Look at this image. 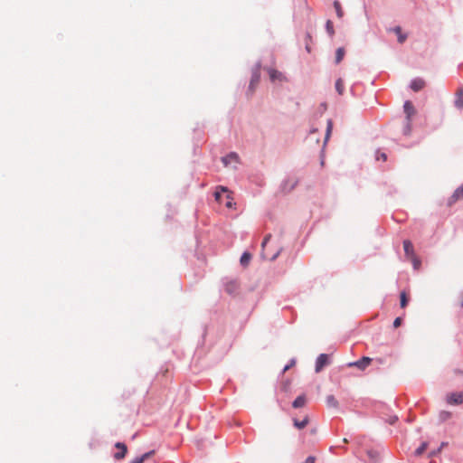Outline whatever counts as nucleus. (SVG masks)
I'll return each mask as SVG.
<instances>
[{
	"instance_id": "obj_24",
	"label": "nucleus",
	"mask_w": 463,
	"mask_h": 463,
	"mask_svg": "<svg viewBox=\"0 0 463 463\" xmlns=\"http://www.w3.org/2000/svg\"><path fill=\"white\" fill-rule=\"evenodd\" d=\"M334 7H335V12H336L337 16H338L339 18H342V17H343V15H344V12H343V10H342V7H341L340 3H339V2H337V1H335V2L334 3Z\"/></svg>"
},
{
	"instance_id": "obj_31",
	"label": "nucleus",
	"mask_w": 463,
	"mask_h": 463,
	"mask_svg": "<svg viewBox=\"0 0 463 463\" xmlns=\"http://www.w3.org/2000/svg\"><path fill=\"white\" fill-rule=\"evenodd\" d=\"M402 317H396V318L394 319V321H393V326H394V328L399 327V326H401V324H402Z\"/></svg>"
},
{
	"instance_id": "obj_18",
	"label": "nucleus",
	"mask_w": 463,
	"mask_h": 463,
	"mask_svg": "<svg viewBox=\"0 0 463 463\" xmlns=\"http://www.w3.org/2000/svg\"><path fill=\"white\" fill-rule=\"evenodd\" d=\"M463 198V184L454 192L452 199L454 201Z\"/></svg>"
},
{
	"instance_id": "obj_30",
	"label": "nucleus",
	"mask_w": 463,
	"mask_h": 463,
	"mask_svg": "<svg viewBox=\"0 0 463 463\" xmlns=\"http://www.w3.org/2000/svg\"><path fill=\"white\" fill-rule=\"evenodd\" d=\"M451 417V413L449 411H441L439 414V418L442 420H447Z\"/></svg>"
},
{
	"instance_id": "obj_15",
	"label": "nucleus",
	"mask_w": 463,
	"mask_h": 463,
	"mask_svg": "<svg viewBox=\"0 0 463 463\" xmlns=\"http://www.w3.org/2000/svg\"><path fill=\"white\" fill-rule=\"evenodd\" d=\"M455 106L458 109L463 108V89L459 90L457 93V98L455 99Z\"/></svg>"
},
{
	"instance_id": "obj_6",
	"label": "nucleus",
	"mask_w": 463,
	"mask_h": 463,
	"mask_svg": "<svg viewBox=\"0 0 463 463\" xmlns=\"http://www.w3.org/2000/svg\"><path fill=\"white\" fill-rule=\"evenodd\" d=\"M239 288L240 284L237 280H230L225 284V291L230 295L236 294Z\"/></svg>"
},
{
	"instance_id": "obj_4",
	"label": "nucleus",
	"mask_w": 463,
	"mask_h": 463,
	"mask_svg": "<svg viewBox=\"0 0 463 463\" xmlns=\"http://www.w3.org/2000/svg\"><path fill=\"white\" fill-rule=\"evenodd\" d=\"M329 363L328 355L321 354L316 361V372L319 373Z\"/></svg>"
},
{
	"instance_id": "obj_25",
	"label": "nucleus",
	"mask_w": 463,
	"mask_h": 463,
	"mask_svg": "<svg viewBox=\"0 0 463 463\" xmlns=\"http://www.w3.org/2000/svg\"><path fill=\"white\" fill-rule=\"evenodd\" d=\"M409 260L412 262V265H413L415 269H418L420 268V260L416 256V254L414 256L411 257Z\"/></svg>"
},
{
	"instance_id": "obj_7",
	"label": "nucleus",
	"mask_w": 463,
	"mask_h": 463,
	"mask_svg": "<svg viewBox=\"0 0 463 463\" xmlns=\"http://www.w3.org/2000/svg\"><path fill=\"white\" fill-rule=\"evenodd\" d=\"M403 108H404V112L407 115L408 128H410L411 118L412 115H414L415 109H414V107H413V105H412V103L411 101H406L404 103Z\"/></svg>"
},
{
	"instance_id": "obj_28",
	"label": "nucleus",
	"mask_w": 463,
	"mask_h": 463,
	"mask_svg": "<svg viewBox=\"0 0 463 463\" xmlns=\"http://www.w3.org/2000/svg\"><path fill=\"white\" fill-rule=\"evenodd\" d=\"M297 184H298V180H296V179L288 180L285 183L284 189H287V185L289 184L288 190H292L297 185Z\"/></svg>"
},
{
	"instance_id": "obj_27",
	"label": "nucleus",
	"mask_w": 463,
	"mask_h": 463,
	"mask_svg": "<svg viewBox=\"0 0 463 463\" xmlns=\"http://www.w3.org/2000/svg\"><path fill=\"white\" fill-rule=\"evenodd\" d=\"M332 128H333V123L331 121V119H329L327 121V127H326V137H325V142H326L330 137V134H331V131H332Z\"/></svg>"
},
{
	"instance_id": "obj_34",
	"label": "nucleus",
	"mask_w": 463,
	"mask_h": 463,
	"mask_svg": "<svg viewBox=\"0 0 463 463\" xmlns=\"http://www.w3.org/2000/svg\"><path fill=\"white\" fill-rule=\"evenodd\" d=\"M380 157H381L383 161H385V160H386V158H387V156H386L384 153H383V154H381Z\"/></svg>"
},
{
	"instance_id": "obj_22",
	"label": "nucleus",
	"mask_w": 463,
	"mask_h": 463,
	"mask_svg": "<svg viewBox=\"0 0 463 463\" xmlns=\"http://www.w3.org/2000/svg\"><path fill=\"white\" fill-rule=\"evenodd\" d=\"M400 298H401V302H400L401 307L404 308L408 304V297H407V294L405 291L401 292Z\"/></svg>"
},
{
	"instance_id": "obj_12",
	"label": "nucleus",
	"mask_w": 463,
	"mask_h": 463,
	"mask_svg": "<svg viewBox=\"0 0 463 463\" xmlns=\"http://www.w3.org/2000/svg\"><path fill=\"white\" fill-rule=\"evenodd\" d=\"M222 160L224 165L227 166L232 163H238V156L235 153H231L227 156L222 157Z\"/></svg>"
},
{
	"instance_id": "obj_32",
	"label": "nucleus",
	"mask_w": 463,
	"mask_h": 463,
	"mask_svg": "<svg viewBox=\"0 0 463 463\" xmlns=\"http://www.w3.org/2000/svg\"><path fill=\"white\" fill-rule=\"evenodd\" d=\"M316 458L314 456H309L306 458V460L303 463H315Z\"/></svg>"
},
{
	"instance_id": "obj_11",
	"label": "nucleus",
	"mask_w": 463,
	"mask_h": 463,
	"mask_svg": "<svg viewBox=\"0 0 463 463\" xmlns=\"http://www.w3.org/2000/svg\"><path fill=\"white\" fill-rule=\"evenodd\" d=\"M155 454V450L148 451L140 457H137L130 461V463H144L146 459L150 458Z\"/></svg>"
},
{
	"instance_id": "obj_16",
	"label": "nucleus",
	"mask_w": 463,
	"mask_h": 463,
	"mask_svg": "<svg viewBox=\"0 0 463 463\" xmlns=\"http://www.w3.org/2000/svg\"><path fill=\"white\" fill-rule=\"evenodd\" d=\"M345 54V51L343 47H339L335 52V63L338 64L342 61Z\"/></svg>"
},
{
	"instance_id": "obj_3",
	"label": "nucleus",
	"mask_w": 463,
	"mask_h": 463,
	"mask_svg": "<svg viewBox=\"0 0 463 463\" xmlns=\"http://www.w3.org/2000/svg\"><path fill=\"white\" fill-rule=\"evenodd\" d=\"M372 359L364 356L362 359L348 364L349 367H357L360 370H364L370 364Z\"/></svg>"
},
{
	"instance_id": "obj_1",
	"label": "nucleus",
	"mask_w": 463,
	"mask_h": 463,
	"mask_svg": "<svg viewBox=\"0 0 463 463\" xmlns=\"http://www.w3.org/2000/svg\"><path fill=\"white\" fill-rule=\"evenodd\" d=\"M222 194H226V202H225L226 207L232 208V197L231 196V193L228 191L227 188H225L223 186L217 187V189L214 193L215 200L219 203H222Z\"/></svg>"
},
{
	"instance_id": "obj_17",
	"label": "nucleus",
	"mask_w": 463,
	"mask_h": 463,
	"mask_svg": "<svg viewBox=\"0 0 463 463\" xmlns=\"http://www.w3.org/2000/svg\"><path fill=\"white\" fill-rule=\"evenodd\" d=\"M326 404L328 407L337 408L338 402L334 395H328L326 399Z\"/></svg>"
},
{
	"instance_id": "obj_35",
	"label": "nucleus",
	"mask_w": 463,
	"mask_h": 463,
	"mask_svg": "<svg viewBox=\"0 0 463 463\" xmlns=\"http://www.w3.org/2000/svg\"><path fill=\"white\" fill-rule=\"evenodd\" d=\"M290 366H291L290 364H288V365L284 368V371L288 370Z\"/></svg>"
},
{
	"instance_id": "obj_23",
	"label": "nucleus",
	"mask_w": 463,
	"mask_h": 463,
	"mask_svg": "<svg viewBox=\"0 0 463 463\" xmlns=\"http://www.w3.org/2000/svg\"><path fill=\"white\" fill-rule=\"evenodd\" d=\"M260 81V75L258 72L254 73V75L251 78L250 83V89L253 90V88L259 83Z\"/></svg>"
},
{
	"instance_id": "obj_21",
	"label": "nucleus",
	"mask_w": 463,
	"mask_h": 463,
	"mask_svg": "<svg viewBox=\"0 0 463 463\" xmlns=\"http://www.w3.org/2000/svg\"><path fill=\"white\" fill-rule=\"evenodd\" d=\"M428 448V443L423 442L414 452L415 456L420 457L422 455Z\"/></svg>"
},
{
	"instance_id": "obj_20",
	"label": "nucleus",
	"mask_w": 463,
	"mask_h": 463,
	"mask_svg": "<svg viewBox=\"0 0 463 463\" xmlns=\"http://www.w3.org/2000/svg\"><path fill=\"white\" fill-rule=\"evenodd\" d=\"M251 259V255L249 252H244L241 257V264L242 266H247Z\"/></svg>"
},
{
	"instance_id": "obj_2",
	"label": "nucleus",
	"mask_w": 463,
	"mask_h": 463,
	"mask_svg": "<svg viewBox=\"0 0 463 463\" xmlns=\"http://www.w3.org/2000/svg\"><path fill=\"white\" fill-rule=\"evenodd\" d=\"M447 402L450 405H458L463 403V392H451L447 395Z\"/></svg>"
},
{
	"instance_id": "obj_29",
	"label": "nucleus",
	"mask_w": 463,
	"mask_h": 463,
	"mask_svg": "<svg viewBox=\"0 0 463 463\" xmlns=\"http://www.w3.org/2000/svg\"><path fill=\"white\" fill-rule=\"evenodd\" d=\"M326 31L331 36L335 33L333 23L330 20L326 22Z\"/></svg>"
},
{
	"instance_id": "obj_19",
	"label": "nucleus",
	"mask_w": 463,
	"mask_h": 463,
	"mask_svg": "<svg viewBox=\"0 0 463 463\" xmlns=\"http://www.w3.org/2000/svg\"><path fill=\"white\" fill-rule=\"evenodd\" d=\"M335 90L339 95H343L345 87H344V81L342 79L336 80Z\"/></svg>"
},
{
	"instance_id": "obj_13",
	"label": "nucleus",
	"mask_w": 463,
	"mask_h": 463,
	"mask_svg": "<svg viewBox=\"0 0 463 463\" xmlns=\"http://www.w3.org/2000/svg\"><path fill=\"white\" fill-rule=\"evenodd\" d=\"M306 402H307L306 396L305 395H299V396H298L295 399V401L292 403V406L295 409L302 408V407H304L306 405Z\"/></svg>"
},
{
	"instance_id": "obj_8",
	"label": "nucleus",
	"mask_w": 463,
	"mask_h": 463,
	"mask_svg": "<svg viewBox=\"0 0 463 463\" xmlns=\"http://www.w3.org/2000/svg\"><path fill=\"white\" fill-rule=\"evenodd\" d=\"M426 85V82L423 79L416 78L411 83V88L413 91H419L422 90Z\"/></svg>"
},
{
	"instance_id": "obj_9",
	"label": "nucleus",
	"mask_w": 463,
	"mask_h": 463,
	"mask_svg": "<svg viewBox=\"0 0 463 463\" xmlns=\"http://www.w3.org/2000/svg\"><path fill=\"white\" fill-rule=\"evenodd\" d=\"M403 249L407 259H410L415 255L413 245L411 241L405 240L403 241Z\"/></svg>"
},
{
	"instance_id": "obj_10",
	"label": "nucleus",
	"mask_w": 463,
	"mask_h": 463,
	"mask_svg": "<svg viewBox=\"0 0 463 463\" xmlns=\"http://www.w3.org/2000/svg\"><path fill=\"white\" fill-rule=\"evenodd\" d=\"M268 72H269V78L272 81H275V80H284V76L281 72H279V71L277 70H274V69H269L268 70Z\"/></svg>"
},
{
	"instance_id": "obj_26",
	"label": "nucleus",
	"mask_w": 463,
	"mask_h": 463,
	"mask_svg": "<svg viewBox=\"0 0 463 463\" xmlns=\"http://www.w3.org/2000/svg\"><path fill=\"white\" fill-rule=\"evenodd\" d=\"M394 32L398 34V41L399 43H402L406 40V35L402 33L401 28L396 27L394 29Z\"/></svg>"
},
{
	"instance_id": "obj_5",
	"label": "nucleus",
	"mask_w": 463,
	"mask_h": 463,
	"mask_svg": "<svg viewBox=\"0 0 463 463\" xmlns=\"http://www.w3.org/2000/svg\"><path fill=\"white\" fill-rule=\"evenodd\" d=\"M115 447L118 449V452L114 454V458L117 460L123 459L126 457V454L128 452V448L126 444L122 442H117L115 444Z\"/></svg>"
},
{
	"instance_id": "obj_14",
	"label": "nucleus",
	"mask_w": 463,
	"mask_h": 463,
	"mask_svg": "<svg viewBox=\"0 0 463 463\" xmlns=\"http://www.w3.org/2000/svg\"><path fill=\"white\" fill-rule=\"evenodd\" d=\"M309 422L308 416L306 415L302 420H298V419H293V423L296 428L298 430L304 429Z\"/></svg>"
},
{
	"instance_id": "obj_33",
	"label": "nucleus",
	"mask_w": 463,
	"mask_h": 463,
	"mask_svg": "<svg viewBox=\"0 0 463 463\" xmlns=\"http://www.w3.org/2000/svg\"><path fill=\"white\" fill-rule=\"evenodd\" d=\"M270 237H271L270 234H268V235L265 236V238H264V240L262 241V244H261L262 247H264L266 245V243L269 241Z\"/></svg>"
}]
</instances>
